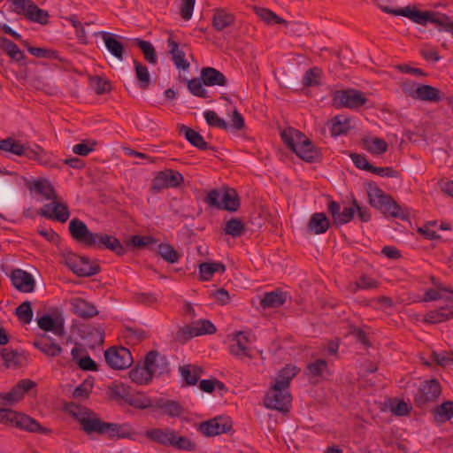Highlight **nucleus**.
<instances>
[{"label":"nucleus","instance_id":"nucleus-14","mask_svg":"<svg viewBox=\"0 0 453 453\" xmlns=\"http://www.w3.org/2000/svg\"><path fill=\"white\" fill-rule=\"evenodd\" d=\"M104 358L108 365L115 370H123L133 363L129 349L125 347H111L104 352Z\"/></svg>","mask_w":453,"mask_h":453},{"label":"nucleus","instance_id":"nucleus-45","mask_svg":"<svg viewBox=\"0 0 453 453\" xmlns=\"http://www.w3.org/2000/svg\"><path fill=\"white\" fill-rule=\"evenodd\" d=\"M286 301V296L281 291H272L266 293L261 300V305L264 308H278Z\"/></svg>","mask_w":453,"mask_h":453},{"label":"nucleus","instance_id":"nucleus-33","mask_svg":"<svg viewBox=\"0 0 453 453\" xmlns=\"http://www.w3.org/2000/svg\"><path fill=\"white\" fill-rule=\"evenodd\" d=\"M416 92L415 100L437 103L442 99L441 92L430 85L419 84Z\"/></svg>","mask_w":453,"mask_h":453},{"label":"nucleus","instance_id":"nucleus-36","mask_svg":"<svg viewBox=\"0 0 453 453\" xmlns=\"http://www.w3.org/2000/svg\"><path fill=\"white\" fill-rule=\"evenodd\" d=\"M180 132L184 134L187 141L199 150H205L211 149L209 144L204 141L203 137L196 131L186 126H181Z\"/></svg>","mask_w":453,"mask_h":453},{"label":"nucleus","instance_id":"nucleus-24","mask_svg":"<svg viewBox=\"0 0 453 453\" xmlns=\"http://www.w3.org/2000/svg\"><path fill=\"white\" fill-rule=\"evenodd\" d=\"M95 236L96 243L93 247L109 249L119 256L125 253V248L117 238L106 234L98 233H96Z\"/></svg>","mask_w":453,"mask_h":453},{"label":"nucleus","instance_id":"nucleus-27","mask_svg":"<svg viewBox=\"0 0 453 453\" xmlns=\"http://www.w3.org/2000/svg\"><path fill=\"white\" fill-rule=\"evenodd\" d=\"M101 38L103 39L106 49L117 59L123 60L125 49L124 45L117 40V35L109 32H100Z\"/></svg>","mask_w":453,"mask_h":453},{"label":"nucleus","instance_id":"nucleus-46","mask_svg":"<svg viewBox=\"0 0 453 453\" xmlns=\"http://www.w3.org/2000/svg\"><path fill=\"white\" fill-rule=\"evenodd\" d=\"M153 406L157 409L162 410L163 413L170 417L180 416L182 412L180 405L174 401L158 399Z\"/></svg>","mask_w":453,"mask_h":453},{"label":"nucleus","instance_id":"nucleus-35","mask_svg":"<svg viewBox=\"0 0 453 453\" xmlns=\"http://www.w3.org/2000/svg\"><path fill=\"white\" fill-rule=\"evenodd\" d=\"M29 189L42 195L46 200H52L58 196L53 186L46 179L34 180L29 185Z\"/></svg>","mask_w":453,"mask_h":453},{"label":"nucleus","instance_id":"nucleus-31","mask_svg":"<svg viewBox=\"0 0 453 453\" xmlns=\"http://www.w3.org/2000/svg\"><path fill=\"white\" fill-rule=\"evenodd\" d=\"M330 226V222L327 217L323 212H317L311 215L308 225L307 230L314 234H324Z\"/></svg>","mask_w":453,"mask_h":453},{"label":"nucleus","instance_id":"nucleus-6","mask_svg":"<svg viewBox=\"0 0 453 453\" xmlns=\"http://www.w3.org/2000/svg\"><path fill=\"white\" fill-rule=\"evenodd\" d=\"M333 105L336 108L357 110L364 106L368 99L365 93L355 88L336 90L332 95Z\"/></svg>","mask_w":453,"mask_h":453},{"label":"nucleus","instance_id":"nucleus-54","mask_svg":"<svg viewBox=\"0 0 453 453\" xmlns=\"http://www.w3.org/2000/svg\"><path fill=\"white\" fill-rule=\"evenodd\" d=\"M27 50L36 58H53L62 63L65 62V60L58 55V51L50 49L27 46Z\"/></svg>","mask_w":453,"mask_h":453},{"label":"nucleus","instance_id":"nucleus-10","mask_svg":"<svg viewBox=\"0 0 453 453\" xmlns=\"http://www.w3.org/2000/svg\"><path fill=\"white\" fill-rule=\"evenodd\" d=\"M204 201L211 207L228 211H236L240 206L238 195L234 189H226L223 194L212 189Z\"/></svg>","mask_w":453,"mask_h":453},{"label":"nucleus","instance_id":"nucleus-2","mask_svg":"<svg viewBox=\"0 0 453 453\" xmlns=\"http://www.w3.org/2000/svg\"><path fill=\"white\" fill-rule=\"evenodd\" d=\"M382 11L386 13H391L395 16H403L410 19L411 21L426 25L427 22L436 24L440 31H445L451 34L453 36V21L449 17L433 12H420L416 7L407 6L392 10L388 6L382 7Z\"/></svg>","mask_w":453,"mask_h":453},{"label":"nucleus","instance_id":"nucleus-25","mask_svg":"<svg viewBox=\"0 0 453 453\" xmlns=\"http://www.w3.org/2000/svg\"><path fill=\"white\" fill-rule=\"evenodd\" d=\"M71 307L75 315L84 319H91L98 314L95 305L81 298L72 299Z\"/></svg>","mask_w":453,"mask_h":453},{"label":"nucleus","instance_id":"nucleus-48","mask_svg":"<svg viewBox=\"0 0 453 453\" xmlns=\"http://www.w3.org/2000/svg\"><path fill=\"white\" fill-rule=\"evenodd\" d=\"M129 377L132 381L143 385L148 384L152 380V374L148 370L146 365L143 366H135L129 372Z\"/></svg>","mask_w":453,"mask_h":453},{"label":"nucleus","instance_id":"nucleus-55","mask_svg":"<svg viewBox=\"0 0 453 453\" xmlns=\"http://www.w3.org/2000/svg\"><path fill=\"white\" fill-rule=\"evenodd\" d=\"M296 371L294 366L284 367L275 378V383L289 389L291 380L296 376Z\"/></svg>","mask_w":453,"mask_h":453},{"label":"nucleus","instance_id":"nucleus-62","mask_svg":"<svg viewBox=\"0 0 453 453\" xmlns=\"http://www.w3.org/2000/svg\"><path fill=\"white\" fill-rule=\"evenodd\" d=\"M125 337L134 344H136L147 339L149 334L142 328L127 327Z\"/></svg>","mask_w":453,"mask_h":453},{"label":"nucleus","instance_id":"nucleus-18","mask_svg":"<svg viewBox=\"0 0 453 453\" xmlns=\"http://www.w3.org/2000/svg\"><path fill=\"white\" fill-rule=\"evenodd\" d=\"M69 231L71 236L82 245L87 247L95 245L96 233L90 232L83 221L73 219L69 223Z\"/></svg>","mask_w":453,"mask_h":453},{"label":"nucleus","instance_id":"nucleus-26","mask_svg":"<svg viewBox=\"0 0 453 453\" xmlns=\"http://www.w3.org/2000/svg\"><path fill=\"white\" fill-rule=\"evenodd\" d=\"M201 79L206 86L225 87L227 85V79L219 70L213 67H203L201 70Z\"/></svg>","mask_w":453,"mask_h":453},{"label":"nucleus","instance_id":"nucleus-15","mask_svg":"<svg viewBox=\"0 0 453 453\" xmlns=\"http://www.w3.org/2000/svg\"><path fill=\"white\" fill-rule=\"evenodd\" d=\"M38 213L45 219L58 220L61 223L66 222L70 217L68 206L58 196L50 203L44 204Z\"/></svg>","mask_w":453,"mask_h":453},{"label":"nucleus","instance_id":"nucleus-38","mask_svg":"<svg viewBox=\"0 0 453 453\" xmlns=\"http://www.w3.org/2000/svg\"><path fill=\"white\" fill-rule=\"evenodd\" d=\"M435 422L445 423L453 418V402L446 401L433 409Z\"/></svg>","mask_w":453,"mask_h":453},{"label":"nucleus","instance_id":"nucleus-32","mask_svg":"<svg viewBox=\"0 0 453 453\" xmlns=\"http://www.w3.org/2000/svg\"><path fill=\"white\" fill-rule=\"evenodd\" d=\"M169 53L172 55L173 61L178 69L187 70L189 63L185 59V53L179 48V44L171 35L167 39Z\"/></svg>","mask_w":453,"mask_h":453},{"label":"nucleus","instance_id":"nucleus-41","mask_svg":"<svg viewBox=\"0 0 453 453\" xmlns=\"http://www.w3.org/2000/svg\"><path fill=\"white\" fill-rule=\"evenodd\" d=\"M364 148L373 155H380L387 151L388 143L378 137H365L362 140Z\"/></svg>","mask_w":453,"mask_h":453},{"label":"nucleus","instance_id":"nucleus-56","mask_svg":"<svg viewBox=\"0 0 453 453\" xmlns=\"http://www.w3.org/2000/svg\"><path fill=\"white\" fill-rule=\"evenodd\" d=\"M15 315L23 324H29L33 319L31 303L29 301H25L20 303L15 310Z\"/></svg>","mask_w":453,"mask_h":453},{"label":"nucleus","instance_id":"nucleus-52","mask_svg":"<svg viewBox=\"0 0 453 453\" xmlns=\"http://www.w3.org/2000/svg\"><path fill=\"white\" fill-rule=\"evenodd\" d=\"M125 402L130 406L141 410L148 409L154 405L150 398L142 394L127 395Z\"/></svg>","mask_w":453,"mask_h":453},{"label":"nucleus","instance_id":"nucleus-19","mask_svg":"<svg viewBox=\"0 0 453 453\" xmlns=\"http://www.w3.org/2000/svg\"><path fill=\"white\" fill-rule=\"evenodd\" d=\"M35 387V383L31 380H21L7 393H0V403L5 405H13L20 401L24 395L31 388Z\"/></svg>","mask_w":453,"mask_h":453},{"label":"nucleus","instance_id":"nucleus-57","mask_svg":"<svg viewBox=\"0 0 453 453\" xmlns=\"http://www.w3.org/2000/svg\"><path fill=\"white\" fill-rule=\"evenodd\" d=\"M224 232L226 234L231 235L232 237H239L244 232V224L240 219H231L226 221Z\"/></svg>","mask_w":453,"mask_h":453},{"label":"nucleus","instance_id":"nucleus-63","mask_svg":"<svg viewBox=\"0 0 453 453\" xmlns=\"http://www.w3.org/2000/svg\"><path fill=\"white\" fill-rule=\"evenodd\" d=\"M187 83H188V90L194 96H199L202 98L208 97V92L203 86V81H201L199 79L195 78L192 80H188L187 81Z\"/></svg>","mask_w":453,"mask_h":453},{"label":"nucleus","instance_id":"nucleus-49","mask_svg":"<svg viewBox=\"0 0 453 453\" xmlns=\"http://www.w3.org/2000/svg\"><path fill=\"white\" fill-rule=\"evenodd\" d=\"M307 375L312 379H319L328 373L327 362L325 359H317L307 365Z\"/></svg>","mask_w":453,"mask_h":453},{"label":"nucleus","instance_id":"nucleus-50","mask_svg":"<svg viewBox=\"0 0 453 453\" xmlns=\"http://www.w3.org/2000/svg\"><path fill=\"white\" fill-rule=\"evenodd\" d=\"M134 43L142 50L146 61L152 65H156L157 63L156 50L150 42L136 38L134 39Z\"/></svg>","mask_w":453,"mask_h":453},{"label":"nucleus","instance_id":"nucleus-21","mask_svg":"<svg viewBox=\"0 0 453 453\" xmlns=\"http://www.w3.org/2000/svg\"><path fill=\"white\" fill-rule=\"evenodd\" d=\"M13 287L22 293H31L35 290V280L32 274L22 270L14 269L10 274Z\"/></svg>","mask_w":453,"mask_h":453},{"label":"nucleus","instance_id":"nucleus-44","mask_svg":"<svg viewBox=\"0 0 453 453\" xmlns=\"http://www.w3.org/2000/svg\"><path fill=\"white\" fill-rule=\"evenodd\" d=\"M0 48L14 61L21 62L25 59V55L19 47L5 37L0 38Z\"/></svg>","mask_w":453,"mask_h":453},{"label":"nucleus","instance_id":"nucleus-20","mask_svg":"<svg viewBox=\"0 0 453 453\" xmlns=\"http://www.w3.org/2000/svg\"><path fill=\"white\" fill-rule=\"evenodd\" d=\"M144 364L152 376L162 375L169 370L166 357L157 350H151L146 355Z\"/></svg>","mask_w":453,"mask_h":453},{"label":"nucleus","instance_id":"nucleus-51","mask_svg":"<svg viewBox=\"0 0 453 453\" xmlns=\"http://www.w3.org/2000/svg\"><path fill=\"white\" fill-rule=\"evenodd\" d=\"M23 156L29 159L36 160L42 165H48L50 163V156L48 153L40 146H35L31 149L26 146V153Z\"/></svg>","mask_w":453,"mask_h":453},{"label":"nucleus","instance_id":"nucleus-16","mask_svg":"<svg viewBox=\"0 0 453 453\" xmlns=\"http://www.w3.org/2000/svg\"><path fill=\"white\" fill-rule=\"evenodd\" d=\"M184 181L182 174L172 169L159 172L152 180L151 188L158 192L165 188L179 187Z\"/></svg>","mask_w":453,"mask_h":453},{"label":"nucleus","instance_id":"nucleus-61","mask_svg":"<svg viewBox=\"0 0 453 453\" xmlns=\"http://www.w3.org/2000/svg\"><path fill=\"white\" fill-rule=\"evenodd\" d=\"M432 361L434 362V365L446 367L448 365H453V352L448 351H433L431 353Z\"/></svg>","mask_w":453,"mask_h":453},{"label":"nucleus","instance_id":"nucleus-34","mask_svg":"<svg viewBox=\"0 0 453 453\" xmlns=\"http://www.w3.org/2000/svg\"><path fill=\"white\" fill-rule=\"evenodd\" d=\"M234 22V16L227 12L224 9H216L214 11L211 24L215 30L222 31L225 28L232 26Z\"/></svg>","mask_w":453,"mask_h":453},{"label":"nucleus","instance_id":"nucleus-22","mask_svg":"<svg viewBox=\"0 0 453 453\" xmlns=\"http://www.w3.org/2000/svg\"><path fill=\"white\" fill-rule=\"evenodd\" d=\"M453 319V303H449L445 306H440L426 313L423 321L429 324H437L445 322Z\"/></svg>","mask_w":453,"mask_h":453},{"label":"nucleus","instance_id":"nucleus-9","mask_svg":"<svg viewBox=\"0 0 453 453\" xmlns=\"http://www.w3.org/2000/svg\"><path fill=\"white\" fill-rule=\"evenodd\" d=\"M291 400L289 389L274 382L265 395V405L268 409L285 413L289 411Z\"/></svg>","mask_w":453,"mask_h":453},{"label":"nucleus","instance_id":"nucleus-12","mask_svg":"<svg viewBox=\"0 0 453 453\" xmlns=\"http://www.w3.org/2000/svg\"><path fill=\"white\" fill-rule=\"evenodd\" d=\"M65 264L73 273L81 277H89L100 271L97 264L91 263L86 257H79L73 253L65 256Z\"/></svg>","mask_w":453,"mask_h":453},{"label":"nucleus","instance_id":"nucleus-7","mask_svg":"<svg viewBox=\"0 0 453 453\" xmlns=\"http://www.w3.org/2000/svg\"><path fill=\"white\" fill-rule=\"evenodd\" d=\"M12 11L27 20L41 25L49 23V13L40 9L32 0H10Z\"/></svg>","mask_w":453,"mask_h":453},{"label":"nucleus","instance_id":"nucleus-4","mask_svg":"<svg viewBox=\"0 0 453 453\" xmlns=\"http://www.w3.org/2000/svg\"><path fill=\"white\" fill-rule=\"evenodd\" d=\"M280 135L283 142L301 159L312 163L321 158L320 150L300 131L288 127L281 132Z\"/></svg>","mask_w":453,"mask_h":453},{"label":"nucleus","instance_id":"nucleus-58","mask_svg":"<svg viewBox=\"0 0 453 453\" xmlns=\"http://www.w3.org/2000/svg\"><path fill=\"white\" fill-rule=\"evenodd\" d=\"M157 252L162 258L171 264L178 262L180 258L178 252L173 249V246L167 243L159 244Z\"/></svg>","mask_w":453,"mask_h":453},{"label":"nucleus","instance_id":"nucleus-40","mask_svg":"<svg viewBox=\"0 0 453 453\" xmlns=\"http://www.w3.org/2000/svg\"><path fill=\"white\" fill-rule=\"evenodd\" d=\"M188 332L191 336L212 334L216 332V327L210 320L199 319L188 326Z\"/></svg>","mask_w":453,"mask_h":453},{"label":"nucleus","instance_id":"nucleus-59","mask_svg":"<svg viewBox=\"0 0 453 453\" xmlns=\"http://www.w3.org/2000/svg\"><path fill=\"white\" fill-rule=\"evenodd\" d=\"M135 75L140 82V87L143 89L150 85V76L148 68L138 61H134Z\"/></svg>","mask_w":453,"mask_h":453},{"label":"nucleus","instance_id":"nucleus-60","mask_svg":"<svg viewBox=\"0 0 453 453\" xmlns=\"http://www.w3.org/2000/svg\"><path fill=\"white\" fill-rule=\"evenodd\" d=\"M89 83L91 88L97 95H103L111 91V84L109 81L99 76H90Z\"/></svg>","mask_w":453,"mask_h":453},{"label":"nucleus","instance_id":"nucleus-64","mask_svg":"<svg viewBox=\"0 0 453 453\" xmlns=\"http://www.w3.org/2000/svg\"><path fill=\"white\" fill-rule=\"evenodd\" d=\"M96 144L97 142L94 140H86L81 143L75 144L73 147V152L76 155L86 157L95 150Z\"/></svg>","mask_w":453,"mask_h":453},{"label":"nucleus","instance_id":"nucleus-47","mask_svg":"<svg viewBox=\"0 0 453 453\" xmlns=\"http://www.w3.org/2000/svg\"><path fill=\"white\" fill-rule=\"evenodd\" d=\"M172 448L178 450L194 452L197 449V444L191 438L180 435L175 431Z\"/></svg>","mask_w":453,"mask_h":453},{"label":"nucleus","instance_id":"nucleus-28","mask_svg":"<svg viewBox=\"0 0 453 453\" xmlns=\"http://www.w3.org/2000/svg\"><path fill=\"white\" fill-rule=\"evenodd\" d=\"M436 300H445L448 303H453V290L442 284H438L437 288H429L425 291L422 298L423 302Z\"/></svg>","mask_w":453,"mask_h":453},{"label":"nucleus","instance_id":"nucleus-30","mask_svg":"<svg viewBox=\"0 0 453 453\" xmlns=\"http://www.w3.org/2000/svg\"><path fill=\"white\" fill-rule=\"evenodd\" d=\"M327 126L332 136L346 134L351 128L350 119L344 115H337L327 122Z\"/></svg>","mask_w":453,"mask_h":453},{"label":"nucleus","instance_id":"nucleus-5","mask_svg":"<svg viewBox=\"0 0 453 453\" xmlns=\"http://www.w3.org/2000/svg\"><path fill=\"white\" fill-rule=\"evenodd\" d=\"M0 423L25 429L29 432H38L41 434L49 433V429L42 427L35 419L11 409L0 408Z\"/></svg>","mask_w":453,"mask_h":453},{"label":"nucleus","instance_id":"nucleus-8","mask_svg":"<svg viewBox=\"0 0 453 453\" xmlns=\"http://www.w3.org/2000/svg\"><path fill=\"white\" fill-rule=\"evenodd\" d=\"M369 200L372 206L378 208L384 214H389L394 218L399 219L407 218V214L404 213L392 197L386 195L380 188H374L369 192Z\"/></svg>","mask_w":453,"mask_h":453},{"label":"nucleus","instance_id":"nucleus-13","mask_svg":"<svg viewBox=\"0 0 453 453\" xmlns=\"http://www.w3.org/2000/svg\"><path fill=\"white\" fill-rule=\"evenodd\" d=\"M229 351L231 355L240 360L253 358L249 335L242 331L234 333L230 336Z\"/></svg>","mask_w":453,"mask_h":453},{"label":"nucleus","instance_id":"nucleus-43","mask_svg":"<svg viewBox=\"0 0 453 453\" xmlns=\"http://www.w3.org/2000/svg\"><path fill=\"white\" fill-rule=\"evenodd\" d=\"M0 150L9 152L16 156H23L26 153V145L12 137L0 140Z\"/></svg>","mask_w":453,"mask_h":453},{"label":"nucleus","instance_id":"nucleus-29","mask_svg":"<svg viewBox=\"0 0 453 453\" xmlns=\"http://www.w3.org/2000/svg\"><path fill=\"white\" fill-rule=\"evenodd\" d=\"M37 325L40 329L45 332H52L56 335L64 334V325L62 319H55L50 315L44 314L37 318Z\"/></svg>","mask_w":453,"mask_h":453},{"label":"nucleus","instance_id":"nucleus-23","mask_svg":"<svg viewBox=\"0 0 453 453\" xmlns=\"http://www.w3.org/2000/svg\"><path fill=\"white\" fill-rule=\"evenodd\" d=\"M175 430L169 427L152 428L145 433V436L150 441L165 447H172Z\"/></svg>","mask_w":453,"mask_h":453},{"label":"nucleus","instance_id":"nucleus-37","mask_svg":"<svg viewBox=\"0 0 453 453\" xmlns=\"http://www.w3.org/2000/svg\"><path fill=\"white\" fill-rule=\"evenodd\" d=\"M226 266L220 262H204L199 265L200 280H210L214 273H225Z\"/></svg>","mask_w":453,"mask_h":453},{"label":"nucleus","instance_id":"nucleus-53","mask_svg":"<svg viewBox=\"0 0 453 453\" xmlns=\"http://www.w3.org/2000/svg\"><path fill=\"white\" fill-rule=\"evenodd\" d=\"M34 346L50 357H58L62 352V348L55 342L35 341Z\"/></svg>","mask_w":453,"mask_h":453},{"label":"nucleus","instance_id":"nucleus-1","mask_svg":"<svg viewBox=\"0 0 453 453\" xmlns=\"http://www.w3.org/2000/svg\"><path fill=\"white\" fill-rule=\"evenodd\" d=\"M70 413L80 423L81 429L88 435L96 434L109 438H131L134 432L127 424L103 421L95 412L86 407L71 405Z\"/></svg>","mask_w":453,"mask_h":453},{"label":"nucleus","instance_id":"nucleus-39","mask_svg":"<svg viewBox=\"0 0 453 453\" xmlns=\"http://www.w3.org/2000/svg\"><path fill=\"white\" fill-rule=\"evenodd\" d=\"M253 9L255 13L267 25L272 26L275 24H280L284 25L285 27L289 25L287 20L279 17L275 12L267 8L255 6Z\"/></svg>","mask_w":453,"mask_h":453},{"label":"nucleus","instance_id":"nucleus-11","mask_svg":"<svg viewBox=\"0 0 453 453\" xmlns=\"http://www.w3.org/2000/svg\"><path fill=\"white\" fill-rule=\"evenodd\" d=\"M441 393V387L436 379H430L421 382L414 395L415 404L424 409L435 402Z\"/></svg>","mask_w":453,"mask_h":453},{"label":"nucleus","instance_id":"nucleus-17","mask_svg":"<svg viewBox=\"0 0 453 453\" xmlns=\"http://www.w3.org/2000/svg\"><path fill=\"white\" fill-rule=\"evenodd\" d=\"M232 429V421L228 417L219 416L203 421L199 426V431L207 437L227 433Z\"/></svg>","mask_w":453,"mask_h":453},{"label":"nucleus","instance_id":"nucleus-42","mask_svg":"<svg viewBox=\"0 0 453 453\" xmlns=\"http://www.w3.org/2000/svg\"><path fill=\"white\" fill-rule=\"evenodd\" d=\"M179 371L187 385H196L202 373L201 367L191 365H181L180 366Z\"/></svg>","mask_w":453,"mask_h":453},{"label":"nucleus","instance_id":"nucleus-3","mask_svg":"<svg viewBox=\"0 0 453 453\" xmlns=\"http://www.w3.org/2000/svg\"><path fill=\"white\" fill-rule=\"evenodd\" d=\"M382 11L386 13H391L395 16H403L410 19L411 21L426 25L427 22L436 24L440 31H445L451 34L453 36V21L449 17L433 12H420L416 7L407 6L392 10L388 6L382 7Z\"/></svg>","mask_w":453,"mask_h":453}]
</instances>
